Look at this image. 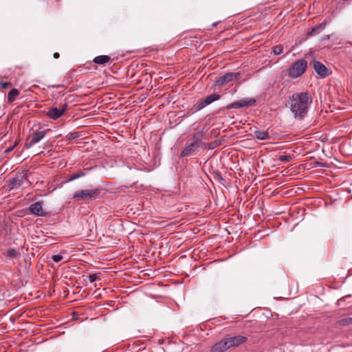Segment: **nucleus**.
Wrapping results in <instances>:
<instances>
[{
    "instance_id": "obj_30",
    "label": "nucleus",
    "mask_w": 352,
    "mask_h": 352,
    "mask_svg": "<svg viewBox=\"0 0 352 352\" xmlns=\"http://www.w3.org/2000/svg\"><path fill=\"white\" fill-rule=\"evenodd\" d=\"M53 56H54V58H59V56H60V54H59V53H58V52H55V53L54 54Z\"/></svg>"
},
{
    "instance_id": "obj_29",
    "label": "nucleus",
    "mask_w": 352,
    "mask_h": 352,
    "mask_svg": "<svg viewBox=\"0 0 352 352\" xmlns=\"http://www.w3.org/2000/svg\"><path fill=\"white\" fill-rule=\"evenodd\" d=\"M1 85L3 88H8L10 85L9 82H2Z\"/></svg>"
},
{
    "instance_id": "obj_18",
    "label": "nucleus",
    "mask_w": 352,
    "mask_h": 352,
    "mask_svg": "<svg viewBox=\"0 0 352 352\" xmlns=\"http://www.w3.org/2000/svg\"><path fill=\"white\" fill-rule=\"evenodd\" d=\"M240 107H250L256 103V100L254 98H243L239 101Z\"/></svg>"
},
{
    "instance_id": "obj_25",
    "label": "nucleus",
    "mask_w": 352,
    "mask_h": 352,
    "mask_svg": "<svg viewBox=\"0 0 352 352\" xmlns=\"http://www.w3.org/2000/svg\"><path fill=\"white\" fill-rule=\"evenodd\" d=\"M63 257L60 254H56V255H53L52 256V261L56 263H58V262L61 261L63 260Z\"/></svg>"
},
{
    "instance_id": "obj_11",
    "label": "nucleus",
    "mask_w": 352,
    "mask_h": 352,
    "mask_svg": "<svg viewBox=\"0 0 352 352\" xmlns=\"http://www.w3.org/2000/svg\"><path fill=\"white\" fill-rule=\"evenodd\" d=\"M205 138V131H199L193 133L192 134V142L197 143L203 150H205L207 147V144L201 140Z\"/></svg>"
},
{
    "instance_id": "obj_2",
    "label": "nucleus",
    "mask_w": 352,
    "mask_h": 352,
    "mask_svg": "<svg viewBox=\"0 0 352 352\" xmlns=\"http://www.w3.org/2000/svg\"><path fill=\"white\" fill-rule=\"evenodd\" d=\"M307 61L305 59H299L293 62L287 69V75L291 78L300 77L306 71Z\"/></svg>"
},
{
    "instance_id": "obj_19",
    "label": "nucleus",
    "mask_w": 352,
    "mask_h": 352,
    "mask_svg": "<svg viewBox=\"0 0 352 352\" xmlns=\"http://www.w3.org/2000/svg\"><path fill=\"white\" fill-rule=\"evenodd\" d=\"M4 256L8 258H16L19 256V254L15 249L10 248L4 253Z\"/></svg>"
},
{
    "instance_id": "obj_8",
    "label": "nucleus",
    "mask_w": 352,
    "mask_h": 352,
    "mask_svg": "<svg viewBox=\"0 0 352 352\" xmlns=\"http://www.w3.org/2000/svg\"><path fill=\"white\" fill-rule=\"evenodd\" d=\"M312 65L316 74L322 78H326L329 76V69L327 67L320 63V61L314 60Z\"/></svg>"
},
{
    "instance_id": "obj_24",
    "label": "nucleus",
    "mask_w": 352,
    "mask_h": 352,
    "mask_svg": "<svg viewBox=\"0 0 352 352\" xmlns=\"http://www.w3.org/2000/svg\"><path fill=\"white\" fill-rule=\"evenodd\" d=\"M240 105L241 104H239V102L236 101V102H232L230 104L227 105L226 108L227 109H238V108H240Z\"/></svg>"
},
{
    "instance_id": "obj_9",
    "label": "nucleus",
    "mask_w": 352,
    "mask_h": 352,
    "mask_svg": "<svg viewBox=\"0 0 352 352\" xmlns=\"http://www.w3.org/2000/svg\"><path fill=\"white\" fill-rule=\"evenodd\" d=\"M220 98V95L217 94H213L206 96L204 99L199 100L197 102V109L201 110L207 105L212 102L218 100Z\"/></svg>"
},
{
    "instance_id": "obj_10",
    "label": "nucleus",
    "mask_w": 352,
    "mask_h": 352,
    "mask_svg": "<svg viewBox=\"0 0 352 352\" xmlns=\"http://www.w3.org/2000/svg\"><path fill=\"white\" fill-rule=\"evenodd\" d=\"M29 210L31 214L38 217H45L47 214V212L43 210L41 202H35L31 204L29 207Z\"/></svg>"
},
{
    "instance_id": "obj_3",
    "label": "nucleus",
    "mask_w": 352,
    "mask_h": 352,
    "mask_svg": "<svg viewBox=\"0 0 352 352\" xmlns=\"http://www.w3.org/2000/svg\"><path fill=\"white\" fill-rule=\"evenodd\" d=\"M100 192V190L98 188L82 190L75 192L73 199L84 201H93L98 197Z\"/></svg>"
},
{
    "instance_id": "obj_17",
    "label": "nucleus",
    "mask_w": 352,
    "mask_h": 352,
    "mask_svg": "<svg viewBox=\"0 0 352 352\" xmlns=\"http://www.w3.org/2000/svg\"><path fill=\"white\" fill-rule=\"evenodd\" d=\"M19 91L16 89H12L8 94V102H12L16 100V98L19 95Z\"/></svg>"
},
{
    "instance_id": "obj_26",
    "label": "nucleus",
    "mask_w": 352,
    "mask_h": 352,
    "mask_svg": "<svg viewBox=\"0 0 352 352\" xmlns=\"http://www.w3.org/2000/svg\"><path fill=\"white\" fill-rule=\"evenodd\" d=\"M98 278V274H91L88 276V279L90 283H94L96 281Z\"/></svg>"
},
{
    "instance_id": "obj_14",
    "label": "nucleus",
    "mask_w": 352,
    "mask_h": 352,
    "mask_svg": "<svg viewBox=\"0 0 352 352\" xmlns=\"http://www.w3.org/2000/svg\"><path fill=\"white\" fill-rule=\"evenodd\" d=\"M46 115L51 119L56 120L62 116H63V111H60V109L57 107H52L49 109L46 113Z\"/></svg>"
},
{
    "instance_id": "obj_35",
    "label": "nucleus",
    "mask_w": 352,
    "mask_h": 352,
    "mask_svg": "<svg viewBox=\"0 0 352 352\" xmlns=\"http://www.w3.org/2000/svg\"><path fill=\"white\" fill-rule=\"evenodd\" d=\"M217 25V23H213V26H215Z\"/></svg>"
},
{
    "instance_id": "obj_13",
    "label": "nucleus",
    "mask_w": 352,
    "mask_h": 352,
    "mask_svg": "<svg viewBox=\"0 0 352 352\" xmlns=\"http://www.w3.org/2000/svg\"><path fill=\"white\" fill-rule=\"evenodd\" d=\"M229 349L228 341L225 338L214 344L212 346L210 352H223Z\"/></svg>"
},
{
    "instance_id": "obj_15",
    "label": "nucleus",
    "mask_w": 352,
    "mask_h": 352,
    "mask_svg": "<svg viewBox=\"0 0 352 352\" xmlns=\"http://www.w3.org/2000/svg\"><path fill=\"white\" fill-rule=\"evenodd\" d=\"M111 60V57L107 55H100L98 56H96L93 62L98 65H104L105 63H107Z\"/></svg>"
},
{
    "instance_id": "obj_7",
    "label": "nucleus",
    "mask_w": 352,
    "mask_h": 352,
    "mask_svg": "<svg viewBox=\"0 0 352 352\" xmlns=\"http://www.w3.org/2000/svg\"><path fill=\"white\" fill-rule=\"evenodd\" d=\"M200 146L197 144L195 142H191L189 144H186L184 148L182 151L180 153V156L182 157H185L190 155H195L197 153L198 148Z\"/></svg>"
},
{
    "instance_id": "obj_23",
    "label": "nucleus",
    "mask_w": 352,
    "mask_h": 352,
    "mask_svg": "<svg viewBox=\"0 0 352 352\" xmlns=\"http://www.w3.org/2000/svg\"><path fill=\"white\" fill-rule=\"evenodd\" d=\"M85 175V173H82V172H80V173H77V174H74L72 175L69 179L67 181V182H72V181H74L76 179H78L81 177H83Z\"/></svg>"
},
{
    "instance_id": "obj_33",
    "label": "nucleus",
    "mask_w": 352,
    "mask_h": 352,
    "mask_svg": "<svg viewBox=\"0 0 352 352\" xmlns=\"http://www.w3.org/2000/svg\"><path fill=\"white\" fill-rule=\"evenodd\" d=\"M76 137H77V135H75L74 133H72V134H71L70 139H73V138H76Z\"/></svg>"
},
{
    "instance_id": "obj_20",
    "label": "nucleus",
    "mask_w": 352,
    "mask_h": 352,
    "mask_svg": "<svg viewBox=\"0 0 352 352\" xmlns=\"http://www.w3.org/2000/svg\"><path fill=\"white\" fill-rule=\"evenodd\" d=\"M292 155H282L278 157V160L281 163H286L292 161Z\"/></svg>"
},
{
    "instance_id": "obj_31",
    "label": "nucleus",
    "mask_w": 352,
    "mask_h": 352,
    "mask_svg": "<svg viewBox=\"0 0 352 352\" xmlns=\"http://www.w3.org/2000/svg\"><path fill=\"white\" fill-rule=\"evenodd\" d=\"M214 146H215V145H214V144L210 143V144H209V146H208V148H210V149H212V148H214Z\"/></svg>"
},
{
    "instance_id": "obj_12",
    "label": "nucleus",
    "mask_w": 352,
    "mask_h": 352,
    "mask_svg": "<svg viewBox=\"0 0 352 352\" xmlns=\"http://www.w3.org/2000/svg\"><path fill=\"white\" fill-rule=\"evenodd\" d=\"M229 348L236 347L239 345L245 342L247 338L243 336H236L234 337H230L226 338Z\"/></svg>"
},
{
    "instance_id": "obj_22",
    "label": "nucleus",
    "mask_w": 352,
    "mask_h": 352,
    "mask_svg": "<svg viewBox=\"0 0 352 352\" xmlns=\"http://www.w3.org/2000/svg\"><path fill=\"white\" fill-rule=\"evenodd\" d=\"M272 50H273V53L275 55H278L280 53H282V52L283 50V47L280 45H275L273 47Z\"/></svg>"
},
{
    "instance_id": "obj_32",
    "label": "nucleus",
    "mask_w": 352,
    "mask_h": 352,
    "mask_svg": "<svg viewBox=\"0 0 352 352\" xmlns=\"http://www.w3.org/2000/svg\"><path fill=\"white\" fill-rule=\"evenodd\" d=\"M346 321L347 324L352 323V318H347Z\"/></svg>"
},
{
    "instance_id": "obj_34",
    "label": "nucleus",
    "mask_w": 352,
    "mask_h": 352,
    "mask_svg": "<svg viewBox=\"0 0 352 352\" xmlns=\"http://www.w3.org/2000/svg\"><path fill=\"white\" fill-rule=\"evenodd\" d=\"M329 38H330V35H327L325 37H324V40L329 39Z\"/></svg>"
},
{
    "instance_id": "obj_6",
    "label": "nucleus",
    "mask_w": 352,
    "mask_h": 352,
    "mask_svg": "<svg viewBox=\"0 0 352 352\" xmlns=\"http://www.w3.org/2000/svg\"><path fill=\"white\" fill-rule=\"evenodd\" d=\"M46 130L34 132L28 138L27 148H30L39 142L46 135Z\"/></svg>"
},
{
    "instance_id": "obj_5",
    "label": "nucleus",
    "mask_w": 352,
    "mask_h": 352,
    "mask_svg": "<svg viewBox=\"0 0 352 352\" xmlns=\"http://www.w3.org/2000/svg\"><path fill=\"white\" fill-rule=\"evenodd\" d=\"M241 77V72H228L218 77L215 80V84L217 86H222L224 84L228 83L235 80H238Z\"/></svg>"
},
{
    "instance_id": "obj_1",
    "label": "nucleus",
    "mask_w": 352,
    "mask_h": 352,
    "mask_svg": "<svg viewBox=\"0 0 352 352\" xmlns=\"http://www.w3.org/2000/svg\"><path fill=\"white\" fill-rule=\"evenodd\" d=\"M312 102L308 92L295 93L289 97L290 110L296 119L302 120L307 115Z\"/></svg>"
},
{
    "instance_id": "obj_4",
    "label": "nucleus",
    "mask_w": 352,
    "mask_h": 352,
    "mask_svg": "<svg viewBox=\"0 0 352 352\" xmlns=\"http://www.w3.org/2000/svg\"><path fill=\"white\" fill-rule=\"evenodd\" d=\"M27 170H23L16 174L15 177L10 178L8 182V186L10 189L19 188L23 187L25 182H29L28 180Z\"/></svg>"
},
{
    "instance_id": "obj_28",
    "label": "nucleus",
    "mask_w": 352,
    "mask_h": 352,
    "mask_svg": "<svg viewBox=\"0 0 352 352\" xmlns=\"http://www.w3.org/2000/svg\"><path fill=\"white\" fill-rule=\"evenodd\" d=\"M68 107V104L67 102H65L61 108L60 109V111H63V115L65 113V111H67Z\"/></svg>"
},
{
    "instance_id": "obj_16",
    "label": "nucleus",
    "mask_w": 352,
    "mask_h": 352,
    "mask_svg": "<svg viewBox=\"0 0 352 352\" xmlns=\"http://www.w3.org/2000/svg\"><path fill=\"white\" fill-rule=\"evenodd\" d=\"M254 137L260 140H265L270 138L269 133L265 131H254Z\"/></svg>"
},
{
    "instance_id": "obj_21",
    "label": "nucleus",
    "mask_w": 352,
    "mask_h": 352,
    "mask_svg": "<svg viewBox=\"0 0 352 352\" xmlns=\"http://www.w3.org/2000/svg\"><path fill=\"white\" fill-rule=\"evenodd\" d=\"M326 26V22H322L320 24H319L318 26H316L312 28L311 32L309 33V34H312V32H318L319 30L323 29Z\"/></svg>"
},
{
    "instance_id": "obj_27",
    "label": "nucleus",
    "mask_w": 352,
    "mask_h": 352,
    "mask_svg": "<svg viewBox=\"0 0 352 352\" xmlns=\"http://www.w3.org/2000/svg\"><path fill=\"white\" fill-rule=\"evenodd\" d=\"M16 143L15 142L14 144V145L10 146V147H8L7 148H6V150L4 151V153H9L10 152H11L14 149V148L16 146Z\"/></svg>"
}]
</instances>
